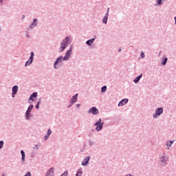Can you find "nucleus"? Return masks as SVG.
I'll return each mask as SVG.
<instances>
[{"instance_id":"obj_1","label":"nucleus","mask_w":176,"mask_h":176,"mask_svg":"<svg viewBox=\"0 0 176 176\" xmlns=\"http://www.w3.org/2000/svg\"><path fill=\"white\" fill-rule=\"evenodd\" d=\"M74 41V38L72 37V36H67L65 37L62 41L60 43V47L58 49V53H63L71 43H72V41Z\"/></svg>"},{"instance_id":"obj_2","label":"nucleus","mask_w":176,"mask_h":176,"mask_svg":"<svg viewBox=\"0 0 176 176\" xmlns=\"http://www.w3.org/2000/svg\"><path fill=\"white\" fill-rule=\"evenodd\" d=\"M167 162H168V155L166 153H163L159 157L160 166L164 167L167 164Z\"/></svg>"},{"instance_id":"obj_3","label":"nucleus","mask_w":176,"mask_h":176,"mask_svg":"<svg viewBox=\"0 0 176 176\" xmlns=\"http://www.w3.org/2000/svg\"><path fill=\"white\" fill-rule=\"evenodd\" d=\"M63 61H64L63 56H58L54 63V69H58L60 67H63Z\"/></svg>"},{"instance_id":"obj_4","label":"nucleus","mask_w":176,"mask_h":176,"mask_svg":"<svg viewBox=\"0 0 176 176\" xmlns=\"http://www.w3.org/2000/svg\"><path fill=\"white\" fill-rule=\"evenodd\" d=\"M72 50H74V45H70L68 50L66 51L65 56H63V61H68L72 56Z\"/></svg>"},{"instance_id":"obj_5","label":"nucleus","mask_w":176,"mask_h":176,"mask_svg":"<svg viewBox=\"0 0 176 176\" xmlns=\"http://www.w3.org/2000/svg\"><path fill=\"white\" fill-rule=\"evenodd\" d=\"M94 126H96V130L98 131H101L102 130V127H104V122H102L101 118H99L98 121H96Z\"/></svg>"},{"instance_id":"obj_6","label":"nucleus","mask_w":176,"mask_h":176,"mask_svg":"<svg viewBox=\"0 0 176 176\" xmlns=\"http://www.w3.org/2000/svg\"><path fill=\"white\" fill-rule=\"evenodd\" d=\"M163 107H159L155 109V113L153 114V119H157V117L160 116L161 115H163Z\"/></svg>"},{"instance_id":"obj_7","label":"nucleus","mask_w":176,"mask_h":176,"mask_svg":"<svg viewBox=\"0 0 176 176\" xmlns=\"http://www.w3.org/2000/svg\"><path fill=\"white\" fill-rule=\"evenodd\" d=\"M34 56H35V54L34 53V52H32L30 53V56L29 59L25 63V67H28L29 65H31V64H32V63H34Z\"/></svg>"},{"instance_id":"obj_8","label":"nucleus","mask_w":176,"mask_h":176,"mask_svg":"<svg viewBox=\"0 0 176 176\" xmlns=\"http://www.w3.org/2000/svg\"><path fill=\"white\" fill-rule=\"evenodd\" d=\"M36 27H38V19H34L32 23L27 28V30L28 31H31V30H34V28H36Z\"/></svg>"},{"instance_id":"obj_9","label":"nucleus","mask_w":176,"mask_h":176,"mask_svg":"<svg viewBox=\"0 0 176 176\" xmlns=\"http://www.w3.org/2000/svg\"><path fill=\"white\" fill-rule=\"evenodd\" d=\"M88 113H92V115L96 116L100 113V110L96 107H93L88 110Z\"/></svg>"},{"instance_id":"obj_10","label":"nucleus","mask_w":176,"mask_h":176,"mask_svg":"<svg viewBox=\"0 0 176 176\" xmlns=\"http://www.w3.org/2000/svg\"><path fill=\"white\" fill-rule=\"evenodd\" d=\"M55 171L56 168L52 167L46 172L45 176H54Z\"/></svg>"},{"instance_id":"obj_11","label":"nucleus","mask_w":176,"mask_h":176,"mask_svg":"<svg viewBox=\"0 0 176 176\" xmlns=\"http://www.w3.org/2000/svg\"><path fill=\"white\" fill-rule=\"evenodd\" d=\"M12 98H14V96L17 94V91H19V86L14 85L12 87Z\"/></svg>"},{"instance_id":"obj_12","label":"nucleus","mask_w":176,"mask_h":176,"mask_svg":"<svg viewBox=\"0 0 176 176\" xmlns=\"http://www.w3.org/2000/svg\"><path fill=\"white\" fill-rule=\"evenodd\" d=\"M78 96H79L78 94H76L74 96H73L71 98H70V104H72V105H74L75 104V102H76V101H78Z\"/></svg>"},{"instance_id":"obj_13","label":"nucleus","mask_w":176,"mask_h":176,"mask_svg":"<svg viewBox=\"0 0 176 176\" xmlns=\"http://www.w3.org/2000/svg\"><path fill=\"white\" fill-rule=\"evenodd\" d=\"M89 162H90V156L86 157L82 162L81 165L82 166H87L89 164Z\"/></svg>"},{"instance_id":"obj_14","label":"nucleus","mask_w":176,"mask_h":176,"mask_svg":"<svg viewBox=\"0 0 176 176\" xmlns=\"http://www.w3.org/2000/svg\"><path fill=\"white\" fill-rule=\"evenodd\" d=\"M129 102V99L125 98L121 100L118 103V107H123V105H126Z\"/></svg>"},{"instance_id":"obj_15","label":"nucleus","mask_w":176,"mask_h":176,"mask_svg":"<svg viewBox=\"0 0 176 176\" xmlns=\"http://www.w3.org/2000/svg\"><path fill=\"white\" fill-rule=\"evenodd\" d=\"M94 36L95 38H90L86 41V45H87V46H91V45H93V43H94V41H96V39L97 38V36Z\"/></svg>"},{"instance_id":"obj_16","label":"nucleus","mask_w":176,"mask_h":176,"mask_svg":"<svg viewBox=\"0 0 176 176\" xmlns=\"http://www.w3.org/2000/svg\"><path fill=\"white\" fill-rule=\"evenodd\" d=\"M36 97H38V92H33L32 94L30 95L29 100L30 101H35L34 98H36Z\"/></svg>"},{"instance_id":"obj_17","label":"nucleus","mask_w":176,"mask_h":176,"mask_svg":"<svg viewBox=\"0 0 176 176\" xmlns=\"http://www.w3.org/2000/svg\"><path fill=\"white\" fill-rule=\"evenodd\" d=\"M31 118H34L32 113H25V120L30 121V120H31Z\"/></svg>"},{"instance_id":"obj_18","label":"nucleus","mask_w":176,"mask_h":176,"mask_svg":"<svg viewBox=\"0 0 176 176\" xmlns=\"http://www.w3.org/2000/svg\"><path fill=\"white\" fill-rule=\"evenodd\" d=\"M32 109H34V104H30L25 113H31Z\"/></svg>"},{"instance_id":"obj_19","label":"nucleus","mask_w":176,"mask_h":176,"mask_svg":"<svg viewBox=\"0 0 176 176\" xmlns=\"http://www.w3.org/2000/svg\"><path fill=\"white\" fill-rule=\"evenodd\" d=\"M141 78H142V74H140L133 80L134 83H138L141 80Z\"/></svg>"},{"instance_id":"obj_20","label":"nucleus","mask_w":176,"mask_h":176,"mask_svg":"<svg viewBox=\"0 0 176 176\" xmlns=\"http://www.w3.org/2000/svg\"><path fill=\"white\" fill-rule=\"evenodd\" d=\"M21 155L22 162L24 163V162H25V152H24V151L21 150Z\"/></svg>"},{"instance_id":"obj_21","label":"nucleus","mask_w":176,"mask_h":176,"mask_svg":"<svg viewBox=\"0 0 176 176\" xmlns=\"http://www.w3.org/2000/svg\"><path fill=\"white\" fill-rule=\"evenodd\" d=\"M108 14H104L103 19H102V23L103 24H108Z\"/></svg>"},{"instance_id":"obj_22","label":"nucleus","mask_w":176,"mask_h":176,"mask_svg":"<svg viewBox=\"0 0 176 176\" xmlns=\"http://www.w3.org/2000/svg\"><path fill=\"white\" fill-rule=\"evenodd\" d=\"M173 144H174V141L173 140H169L168 142H167L166 143V148L167 149H170V148H171Z\"/></svg>"},{"instance_id":"obj_23","label":"nucleus","mask_w":176,"mask_h":176,"mask_svg":"<svg viewBox=\"0 0 176 176\" xmlns=\"http://www.w3.org/2000/svg\"><path fill=\"white\" fill-rule=\"evenodd\" d=\"M83 175V170L82 168H79L76 174V176H82Z\"/></svg>"},{"instance_id":"obj_24","label":"nucleus","mask_w":176,"mask_h":176,"mask_svg":"<svg viewBox=\"0 0 176 176\" xmlns=\"http://www.w3.org/2000/svg\"><path fill=\"white\" fill-rule=\"evenodd\" d=\"M166 0H157L156 1L157 6H162V5H163V3Z\"/></svg>"},{"instance_id":"obj_25","label":"nucleus","mask_w":176,"mask_h":176,"mask_svg":"<svg viewBox=\"0 0 176 176\" xmlns=\"http://www.w3.org/2000/svg\"><path fill=\"white\" fill-rule=\"evenodd\" d=\"M107 91V85H104L101 87V93H105Z\"/></svg>"},{"instance_id":"obj_26","label":"nucleus","mask_w":176,"mask_h":176,"mask_svg":"<svg viewBox=\"0 0 176 176\" xmlns=\"http://www.w3.org/2000/svg\"><path fill=\"white\" fill-rule=\"evenodd\" d=\"M168 60V58H164V60L162 62V65H166V64H167Z\"/></svg>"},{"instance_id":"obj_27","label":"nucleus","mask_w":176,"mask_h":176,"mask_svg":"<svg viewBox=\"0 0 176 176\" xmlns=\"http://www.w3.org/2000/svg\"><path fill=\"white\" fill-rule=\"evenodd\" d=\"M41 99L37 102V104H36V109H39V108H40V107H39V105H41Z\"/></svg>"},{"instance_id":"obj_28","label":"nucleus","mask_w":176,"mask_h":176,"mask_svg":"<svg viewBox=\"0 0 176 176\" xmlns=\"http://www.w3.org/2000/svg\"><path fill=\"white\" fill-rule=\"evenodd\" d=\"M3 145H5V142H3V140H1L0 141V149H2V148H3Z\"/></svg>"},{"instance_id":"obj_29","label":"nucleus","mask_w":176,"mask_h":176,"mask_svg":"<svg viewBox=\"0 0 176 176\" xmlns=\"http://www.w3.org/2000/svg\"><path fill=\"white\" fill-rule=\"evenodd\" d=\"M95 144H96V142H94V141H93V140H89V146H93V145H94Z\"/></svg>"},{"instance_id":"obj_30","label":"nucleus","mask_w":176,"mask_h":176,"mask_svg":"<svg viewBox=\"0 0 176 176\" xmlns=\"http://www.w3.org/2000/svg\"><path fill=\"white\" fill-rule=\"evenodd\" d=\"M47 135L50 137V135H52V129H49L47 131Z\"/></svg>"},{"instance_id":"obj_31","label":"nucleus","mask_w":176,"mask_h":176,"mask_svg":"<svg viewBox=\"0 0 176 176\" xmlns=\"http://www.w3.org/2000/svg\"><path fill=\"white\" fill-rule=\"evenodd\" d=\"M140 57L142 58H145V53H144L142 51L140 53Z\"/></svg>"},{"instance_id":"obj_32","label":"nucleus","mask_w":176,"mask_h":176,"mask_svg":"<svg viewBox=\"0 0 176 176\" xmlns=\"http://www.w3.org/2000/svg\"><path fill=\"white\" fill-rule=\"evenodd\" d=\"M60 176H68V170H65Z\"/></svg>"},{"instance_id":"obj_33","label":"nucleus","mask_w":176,"mask_h":176,"mask_svg":"<svg viewBox=\"0 0 176 176\" xmlns=\"http://www.w3.org/2000/svg\"><path fill=\"white\" fill-rule=\"evenodd\" d=\"M49 135H45V136H44V141H47V140H49Z\"/></svg>"},{"instance_id":"obj_34","label":"nucleus","mask_w":176,"mask_h":176,"mask_svg":"<svg viewBox=\"0 0 176 176\" xmlns=\"http://www.w3.org/2000/svg\"><path fill=\"white\" fill-rule=\"evenodd\" d=\"M33 149L35 151H38L39 149V147H38V144H36L34 147H33Z\"/></svg>"},{"instance_id":"obj_35","label":"nucleus","mask_w":176,"mask_h":176,"mask_svg":"<svg viewBox=\"0 0 176 176\" xmlns=\"http://www.w3.org/2000/svg\"><path fill=\"white\" fill-rule=\"evenodd\" d=\"M24 176H32L31 172H27Z\"/></svg>"},{"instance_id":"obj_36","label":"nucleus","mask_w":176,"mask_h":176,"mask_svg":"<svg viewBox=\"0 0 176 176\" xmlns=\"http://www.w3.org/2000/svg\"><path fill=\"white\" fill-rule=\"evenodd\" d=\"M105 14H107V16H109V8H107V12L105 13Z\"/></svg>"},{"instance_id":"obj_37","label":"nucleus","mask_w":176,"mask_h":176,"mask_svg":"<svg viewBox=\"0 0 176 176\" xmlns=\"http://www.w3.org/2000/svg\"><path fill=\"white\" fill-rule=\"evenodd\" d=\"M76 107L79 109V108H80V104H77Z\"/></svg>"},{"instance_id":"obj_38","label":"nucleus","mask_w":176,"mask_h":176,"mask_svg":"<svg viewBox=\"0 0 176 176\" xmlns=\"http://www.w3.org/2000/svg\"><path fill=\"white\" fill-rule=\"evenodd\" d=\"M3 1H5V0H0V5H3Z\"/></svg>"},{"instance_id":"obj_39","label":"nucleus","mask_w":176,"mask_h":176,"mask_svg":"<svg viewBox=\"0 0 176 176\" xmlns=\"http://www.w3.org/2000/svg\"><path fill=\"white\" fill-rule=\"evenodd\" d=\"M24 19H25V15H23L22 16V20H24Z\"/></svg>"},{"instance_id":"obj_40","label":"nucleus","mask_w":176,"mask_h":176,"mask_svg":"<svg viewBox=\"0 0 176 176\" xmlns=\"http://www.w3.org/2000/svg\"><path fill=\"white\" fill-rule=\"evenodd\" d=\"M71 107H72V103H71L70 105L67 106V108H71Z\"/></svg>"},{"instance_id":"obj_41","label":"nucleus","mask_w":176,"mask_h":176,"mask_svg":"<svg viewBox=\"0 0 176 176\" xmlns=\"http://www.w3.org/2000/svg\"><path fill=\"white\" fill-rule=\"evenodd\" d=\"M26 36H27V38H30V35L28 33L26 34Z\"/></svg>"},{"instance_id":"obj_42","label":"nucleus","mask_w":176,"mask_h":176,"mask_svg":"<svg viewBox=\"0 0 176 176\" xmlns=\"http://www.w3.org/2000/svg\"><path fill=\"white\" fill-rule=\"evenodd\" d=\"M118 52H122V48H119V49H118Z\"/></svg>"},{"instance_id":"obj_43","label":"nucleus","mask_w":176,"mask_h":176,"mask_svg":"<svg viewBox=\"0 0 176 176\" xmlns=\"http://www.w3.org/2000/svg\"><path fill=\"white\" fill-rule=\"evenodd\" d=\"M2 31V28H0V32Z\"/></svg>"},{"instance_id":"obj_44","label":"nucleus","mask_w":176,"mask_h":176,"mask_svg":"<svg viewBox=\"0 0 176 176\" xmlns=\"http://www.w3.org/2000/svg\"><path fill=\"white\" fill-rule=\"evenodd\" d=\"M1 176H5V173H3Z\"/></svg>"}]
</instances>
